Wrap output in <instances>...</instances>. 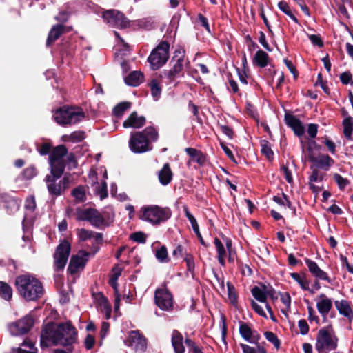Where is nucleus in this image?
<instances>
[{
  "label": "nucleus",
  "instance_id": "1",
  "mask_svg": "<svg viewBox=\"0 0 353 353\" xmlns=\"http://www.w3.org/2000/svg\"><path fill=\"white\" fill-rule=\"evenodd\" d=\"M77 330L70 323L59 325L56 328L47 325L41 334V345L47 347L49 343L54 345H71L77 341Z\"/></svg>",
  "mask_w": 353,
  "mask_h": 353
},
{
  "label": "nucleus",
  "instance_id": "2",
  "mask_svg": "<svg viewBox=\"0 0 353 353\" xmlns=\"http://www.w3.org/2000/svg\"><path fill=\"white\" fill-rule=\"evenodd\" d=\"M18 293L27 301H34L40 299L44 294L41 281L30 274L18 276L15 280Z\"/></svg>",
  "mask_w": 353,
  "mask_h": 353
},
{
  "label": "nucleus",
  "instance_id": "3",
  "mask_svg": "<svg viewBox=\"0 0 353 353\" xmlns=\"http://www.w3.org/2000/svg\"><path fill=\"white\" fill-rule=\"evenodd\" d=\"M157 130L152 126L145 128L143 130L132 133L129 140V147L134 153H143L152 150L151 142L158 139Z\"/></svg>",
  "mask_w": 353,
  "mask_h": 353
},
{
  "label": "nucleus",
  "instance_id": "4",
  "mask_svg": "<svg viewBox=\"0 0 353 353\" xmlns=\"http://www.w3.org/2000/svg\"><path fill=\"white\" fill-rule=\"evenodd\" d=\"M77 219L88 221L92 226L101 228L109 226L113 222L114 213L107 210L100 212L93 208L77 209Z\"/></svg>",
  "mask_w": 353,
  "mask_h": 353
},
{
  "label": "nucleus",
  "instance_id": "5",
  "mask_svg": "<svg viewBox=\"0 0 353 353\" xmlns=\"http://www.w3.org/2000/svg\"><path fill=\"white\" fill-rule=\"evenodd\" d=\"M171 216L172 211L168 207L157 205H144L140 209L139 214L140 219L154 225L166 221Z\"/></svg>",
  "mask_w": 353,
  "mask_h": 353
},
{
  "label": "nucleus",
  "instance_id": "6",
  "mask_svg": "<svg viewBox=\"0 0 353 353\" xmlns=\"http://www.w3.org/2000/svg\"><path fill=\"white\" fill-rule=\"evenodd\" d=\"M339 339L332 326L320 329L316 338L315 349L318 353H329L338 346Z\"/></svg>",
  "mask_w": 353,
  "mask_h": 353
},
{
  "label": "nucleus",
  "instance_id": "7",
  "mask_svg": "<svg viewBox=\"0 0 353 353\" xmlns=\"http://www.w3.org/2000/svg\"><path fill=\"white\" fill-rule=\"evenodd\" d=\"M53 117L60 125H71L81 121L85 117V113L79 107L63 106L54 111Z\"/></svg>",
  "mask_w": 353,
  "mask_h": 353
},
{
  "label": "nucleus",
  "instance_id": "8",
  "mask_svg": "<svg viewBox=\"0 0 353 353\" xmlns=\"http://www.w3.org/2000/svg\"><path fill=\"white\" fill-rule=\"evenodd\" d=\"M103 21L112 28L124 30L131 27V21L121 11L115 9L104 10Z\"/></svg>",
  "mask_w": 353,
  "mask_h": 353
},
{
  "label": "nucleus",
  "instance_id": "9",
  "mask_svg": "<svg viewBox=\"0 0 353 353\" xmlns=\"http://www.w3.org/2000/svg\"><path fill=\"white\" fill-rule=\"evenodd\" d=\"M61 176H58L57 173L51 171L50 174L46 176L45 181L50 194L56 196H59L69 187V178L64 176L62 179H60Z\"/></svg>",
  "mask_w": 353,
  "mask_h": 353
},
{
  "label": "nucleus",
  "instance_id": "10",
  "mask_svg": "<svg viewBox=\"0 0 353 353\" xmlns=\"http://www.w3.org/2000/svg\"><path fill=\"white\" fill-rule=\"evenodd\" d=\"M223 241L225 244L226 249L225 248L223 242L219 239L216 237L214 239L215 249L217 252V259L219 263L221 265H225V264L227 254L228 255V261L230 262H233L235 259V252L232 250V241L229 238L223 236Z\"/></svg>",
  "mask_w": 353,
  "mask_h": 353
},
{
  "label": "nucleus",
  "instance_id": "11",
  "mask_svg": "<svg viewBox=\"0 0 353 353\" xmlns=\"http://www.w3.org/2000/svg\"><path fill=\"white\" fill-rule=\"evenodd\" d=\"M68 150L63 145L55 147L50 154V164L51 171L57 173V175H62L64 171L63 157L67 154Z\"/></svg>",
  "mask_w": 353,
  "mask_h": 353
},
{
  "label": "nucleus",
  "instance_id": "12",
  "mask_svg": "<svg viewBox=\"0 0 353 353\" xmlns=\"http://www.w3.org/2000/svg\"><path fill=\"white\" fill-rule=\"evenodd\" d=\"M71 250L70 243L63 240L57 246L54 254V266L56 271L62 270L68 261Z\"/></svg>",
  "mask_w": 353,
  "mask_h": 353
},
{
  "label": "nucleus",
  "instance_id": "13",
  "mask_svg": "<svg viewBox=\"0 0 353 353\" xmlns=\"http://www.w3.org/2000/svg\"><path fill=\"white\" fill-rule=\"evenodd\" d=\"M170 46H157L148 57V61L153 70H157L163 66L169 57Z\"/></svg>",
  "mask_w": 353,
  "mask_h": 353
},
{
  "label": "nucleus",
  "instance_id": "14",
  "mask_svg": "<svg viewBox=\"0 0 353 353\" xmlns=\"http://www.w3.org/2000/svg\"><path fill=\"white\" fill-rule=\"evenodd\" d=\"M125 343L137 353H143L147 349V340L138 330L130 331Z\"/></svg>",
  "mask_w": 353,
  "mask_h": 353
},
{
  "label": "nucleus",
  "instance_id": "15",
  "mask_svg": "<svg viewBox=\"0 0 353 353\" xmlns=\"http://www.w3.org/2000/svg\"><path fill=\"white\" fill-rule=\"evenodd\" d=\"M154 301L156 305L162 310L168 311L172 309L173 297L165 288H159L155 291Z\"/></svg>",
  "mask_w": 353,
  "mask_h": 353
},
{
  "label": "nucleus",
  "instance_id": "16",
  "mask_svg": "<svg viewBox=\"0 0 353 353\" xmlns=\"http://www.w3.org/2000/svg\"><path fill=\"white\" fill-rule=\"evenodd\" d=\"M33 325V319L30 316L24 318L8 325V330L13 336L22 335L27 333Z\"/></svg>",
  "mask_w": 353,
  "mask_h": 353
},
{
  "label": "nucleus",
  "instance_id": "17",
  "mask_svg": "<svg viewBox=\"0 0 353 353\" xmlns=\"http://www.w3.org/2000/svg\"><path fill=\"white\" fill-rule=\"evenodd\" d=\"M90 256V253L86 252H79L77 254L71 257L68 271L71 274L76 273L79 269H82Z\"/></svg>",
  "mask_w": 353,
  "mask_h": 353
},
{
  "label": "nucleus",
  "instance_id": "18",
  "mask_svg": "<svg viewBox=\"0 0 353 353\" xmlns=\"http://www.w3.org/2000/svg\"><path fill=\"white\" fill-rule=\"evenodd\" d=\"M239 332L241 336L248 342L250 343H256L260 336L256 331L252 330L251 327L246 323H241L239 327Z\"/></svg>",
  "mask_w": 353,
  "mask_h": 353
},
{
  "label": "nucleus",
  "instance_id": "19",
  "mask_svg": "<svg viewBox=\"0 0 353 353\" xmlns=\"http://www.w3.org/2000/svg\"><path fill=\"white\" fill-rule=\"evenodd\" d=\"M285 121L286 124L290 127L294 131V134L298 137H301L305 132V128L301 121L291 114H285Z\"/></svg>",
  "mask_w": 353,
  "mask_h": 353
},
{
  "label": "nucleus",
  "instance_id": "20",
  "mask_svg": "<svg viewBox=\"0 0 353 353\" xmlns=\"http://www.w3.org/2000/svg\"><path fill=\"white\" fill-rule=\"evenodd\" d=\"M309 159L316 166L323 168L325 170H328L334 163V160L329 155L325 154H320L316 157L313 155H310Z\"/></svg>",
  "mask_w": 353,
  "mask_h": 353
},
{
  "label": "nucleus",
  "instance_id": "21",
  "mask_svg": "<svg viewBox=\"0 0 353 353\" xmlns=\"http://www.w3.org/2000/svg\"><path fill=\"white\" fill-rule=\"evenodd\" d=\"M145 123V118L143 116H138L136 112H132L123 123L124 128H140Z\"/></svg>",
  "mask_w": 353,
  "mask_h": 353
},
{
  "label": "nucleus",
  "instance_id": "22",
  "mask_svg": "<svg viewBox=\"0 0 353 353\" xmlns=\"http://www.w3.org/2000/svg\"><path fill=\"white\" fill-rule=\"evenodd\" d=\"M305 263L308 267L309 271L313 274V276L318 279L327 281L328 283H331L327 274L322 270L316 262L310 259H305Z\"/></svg>",
  "mask_w": 353,
  "mask_h": 353
},
{
  "label": "nucleus",
  "instance_id": "23",
  "mask_svg": "<svg viewBox=\"0 0 353 353\" xmlns=\"http://www.w3.org/2000/svg\"><path fill=\"white\" fill-rule=\"evenodd\" d=\"M316 307L319 312L323 316H325L332 307V302L325 294H321L319 296Z\"/></svg>",
  "mask_w": 353,
  "mask_h": 353
},
{
  "label": "nucleus",
  "instance_id": "24",
  "mask_svg": "<svg viewBox=\"0 0 353 353\" xmlns=\"http://www.w3.org/2000/svg\"><path fill=\"white\" fill-rule=\"evenodd\" d=\"M68 31L67 27L63 24L54 26L49 32L46 44H51L57 41L63 33Z\"/></svg>",
  "mask_w": 353,
  "mask_h": 353
},
{
  "label": "nucleus",
  "instance_id": "25",
  "mask_svg": "<svg viewBox=\"0 0 353 353\" xmlns=\"http://www.w3.org/2000/svg\"><path fill=\"white\" fill-rule=\"evenodd\" d=\"M334 305L340 314L349 320L353 319V312L348 301L346 300L336 301Z\"/></svg>",
  "mask_w": 353,
  "mask_h": 353
},
{
  "label": "nucleus",
  "instance_id": "26",
  "mask_svg": "<svg viewBox=\"0 0 353 353\" xmlns=\"http://www.w3.org/2000/svg\"><path fill=\"white\" fill-rule=\"evenodd\" d=\"M90 178L94 181V179L96 178V173L94 172H90ZM92 185L95 193L97 195H99L101 199H103L108 196V188L105 181H102L101 183H95L93 181Z\"/></svg>",
  "mask_w": 353,
  "mask_h": 353
},
{
  "label": "nucleus",
  "instance_id": "27",
  "mask_svg": "<svg viewBox=\"0 0 353 353\" xmlns=\"http://www.w3.org/2000/svg\"><path fill=\"white\" fill-rule=\"evenodd\" d=\"M183 336L180 332L174 330L172 335V344L175 353H184L185 347L183 344Z\"/></svg>",
  "mask_w": 353,
  "mask_h": 353
},
{
  "label": "nucleus",
  "instance_id": "28",
  "mask_svg": "<svg viewBox=\"0 0 353 353\" xmlns=\"http://www.w3.org/2000/svg\"><path fill=\"white\" fill-rule=\"evenodd\" d=\"M270 60L268 54L265 52L259 50L253 57V63L261 68H265L269 64Z\"/></svg>",
  "mask_w": 353,
  "mask_h": 353
},
{
  "label": "nucleus",
  "instance_id": "29",
  "mask_svg": "<svg viewBox=\"0 0 353 353\" xmlns=\"http://www.w3.org/2000/svg\"><path fill=\"white\" fill-rule=\"evenodd\" d=\"M172 179V172L168 163H165L159 172V179L160 183L166 185Z\"/></svg>",
  "mask_w": 353,
  "mask_h": 353
},
{
  "label": "nucleus",
  "instance_id": "30",
  "mask_svg": "<svg viewBox=\"0 0 353 353\" xmlns=\"http://www.w3.org/2000/svg\"><path fill=\"white\" fill-rule=\"evenodd\" d=\"M184 212L186 217L188 219L189 221L191 223L192 228L196 234L197 237L199 238L201 243L203 245H205V243L203 239V237L200 233L199 225L197 223V221L196 219L194 217V216L189 212L188 208L187 207H184Z\"/></svg>",
  "mask_w": 353,
  "mask_h": 353
},
{
  "label": "nucleus",
  "instance_id": "31",
  "mask_svg": "<svg viewBox=\"0 0 353 353\" xmlns=\"http://www.w3.org/2000/svg\"><path fill=\"white\" fill-rule=\"evenodd\" d=\"M185 152L190 157L192 161L196 162L200 165H204L205 158L201 151L192 148H187Z\"/></svg>",
  "mask_w": 353,
  "mask_h": 353
},
{
  "label": "nucleus",
  "instance_id": "32",
  "mask_svg": "<svg viewBox=\"0 0 353 353\" xmlns=\"http://www.w3.org/2000/svg\"><path fill=\"white\" fill-rule=\"evenodd\" d=\"M143 79V75L141 72L134 71L129 74L125 78V83L131 86H137L139 85Z\"/></svg>",
  "mask_w": 353,
  "mask_h": 353
},
{
  "label": "nucleus",
  "instance_id": "33",
  "mask_svg": "<svg viewBox=\"0 0 353 353\" xmlns=\"http://www.w3.org/2000/svg\"><path fill=\"white\" fill-rule=\"evenodd\" d=\"M149 86L150 88L151 94L153 98L155 100L159 99V98L161 96V90H162V86L161 81L158 79H152L150 83Z\"/></svg>",
  "mask_w": 353,
  "mask_h": 353
},
{
  "label": "nucleus",
  "instance_id": "34",
  "mask_svg": "<svg viewBox=\"0 0 353 353\" xmlns=\"http://www.w3.org/2000/svg\"><path fill=\"white\" fill-rule=\"evenodd\" d=\"M343 134L347 139H351L353 131V118L351 117H345L343 121Z\"/></svg>",
  "mask_w": 353,
  "mask_h": 353
},
{
  "label": "nucleus",
  "instance_id": "35",
  "mask_svg": "<svg viewBox=\"0 0 353 353\" xmlns=\"http://www.w3.org/2000/svg\"><path fill=\"white\" fill-rule=\"evenodd\" d=\"M252 296L259 302L265 303L268 295H270V291H265L259 287H254L252 290Z\"/></svg>",
  "mask_w": 353,
  "mask_h": 353
},
{
  "label": "nucleus",
  "instance_id": "36",
  "mask_svg": "<svg viewBox=\"0 0 353 353\" xmlns=\"http://www.w3.org/2000/svg\"><path fill=\"white\" fill-rule=\"evenodd\" d=\"M85 138L83 131H75L68 135L63 136L62 139L65 142L77 143L83 141Z\"/></svg>",
  "mask_w": 353,
  "mask_h": 353
},
{
  "label": "nucleus",
  "instance_id": "37",
  "mask_svg": "<svg viewBox=\"0 0 353 353\" xmlns=\"http://www.w3.org/2000/svg\"><path fill=\"white\" fill-rule=\"evenodd\" d=\"M278 7L284 14L288 16L292 21H294L296 23H299L298 19L293 14L289 4L286 1H280L278 3Z\"/></svg>",
  "mask_w": 353,
  "mask_h": 353
},
{
  "label": "nucleus",
  "instance_id": "38",
  "mask_svg": "<svg viewBox=\"0 0 353 353\" xmlns=\"http://www.w3.org/2000/svg\"><path fill=\"white\" fill-rule=\"evenodd\" d=\"M131 27H133L134 28H137L139 29L150 30L153 26L152 23L150 20L147 19H142L131 21Z\"/></svg>",
  "mask_w": 353,
  "mask_h": 353
},
{
  "label": "nucleus",
  "instance_id": "39",
  "mask_svg": "<svg viewBox=\"0 0 353 353\" xmlns=\"http://www.w3.org/2000/svg\"><path fill=\"white\" fill-rule=\"evenodd\" d=\"M99 305L101 312L105 314L106 319H109L111 315V306L108 299L102 294L100 295Z\"/></svg>",
  "mask_w": 353,
  "mask_h": 353
},
{
  "label": "nucleus",
  "instance_id": "40",
  "mask_svg": "<svg viewBox=\"0 0 353 353\" xmlns=\"http://www.w3.org/2000/svg\"><path fill=\"white\" fill-rule=\"evenodd\" d=\"M0 296L6 301H9L12 296V290L7 283H0Z\"/></svg>",
  "mask_w": 353,
  "mask_h": 353
},
{
  "label": "nucleus",
  "instance_id": "41",
  "mask_svg": "<svg viewBox=\"0 0 353 353\" xmlns=\"http://www.w3.org/2000/svg\"><path fill=\"white\" fill-rule=\"evenodd\" d=\"M290 276L295 281H296L299 284V285L303 290H309V282L307 281L304 275H301L298 273L294 272L291 273Z\"/></svg>",
  "mask_w": 353,
  "mask_h": 353
},
{
  "label": "nucleus",
  "instance_id": "42",
  "mask_svg": "<svg viewBox=\"0 0 353 353\" xmlns=\"http://www.w3.org/2000/svg\"><path fill=\"white\" fill-rule=\"evenodd\" d=\"M281 301L285 306L284 309H282L281 311L283 314L285 316H288V314L290 312V305H291V297L288 293H283L281 294Z\"/></svg>",
  "mask_w": 353,
  "mask_h": 353
},
{
  "label": "nucleus",
  "instance_id": "43",
  "mask_svg": "<svg viewBox=\"0 0 353 353\" xmlns=\"http://www.w3.org/2000/svg\"><path fill=\"white\" fill-rule=\"evenodd\" d=\"M131 103L129 102H122L117 105L113 109L114 114L119 118L123 113L130 108Z\"/></svg>",
  "mask_w": 353,
  "mask_h": 353
},
{
  "label": "nucleus",
  "instance_id": "44",
  "mask_svg": "<svg viewBox=\"0 0 353 353\" xmlns=\"http://www.w3.org/2000/svg\"><path fill=\"white\" fill-rule=\"evenodd\" d=\"M155 256L161 263H167L169 261L168 250L165 246L162 245L155 252Z\"/></svg>",
  "mask_w": 353,
  "mask_h": 353
},
{
  "label": "nucleus",
  "instance_id": "45",
  "mask_svg": "<svg viewBox=\"0 0 353 353\" xmlns=\"http://www.w3.org/2000/svg\"><path fill=\"white\" fill-rule=\"evenodd\" d=\"M183 68V63L175 62L172 68L168 72V77L170 79L179 76Z\"/></svg>",
  "mask_w": 353,
  "mask_h": 353
},
{
  "label": "nucleus",
  "instance_id": "46",
  "mask_svg": "<svg viewBox=\"0 0 353 353\" xmlns=\"http://www.w3.org/2000/svg\"><path fill=\"white\" fill-rule=\"evenodd\" d=\"M264 335L265 336V339L269 341L271 343H272V345L274 346V347L276 349V350H279L280 348V345H281V343H280V341L279 339H278V337L276 336V334H274L273 332H265L264 333Z\"/></svg>",
  "mask_w": 353,
  "mask_h": 353
},
{
  "label": "nucleus",
  "instance_id": "47",
  "mask_svg": "<svg viewBox=\"0 0 353 353\" xmlns=\"http://www.w3.org/2000/svg\"><path fill=\"white\" fill-rule=\"evenodd\" d=\"M333 179L337 183V185L340 190H343L350 183L348 179L343 178L341 175L337 173L333 174Z\"/></svg>",
  "mask_w": 353,
  "mask_h": 353
},
{
  "label": "nucleus",
  "instance_id": "48",
  "mask_svg": "<svg viewBox=\"0 0 353 353\" xmlns=\"http://www.w3.org/2000/svg\"><path fill=\"white\" fill-rule=\"evenodd\" d=\"M184 57H185L184 49L181 46H178L177 48L174 50V56L172 57V61L183 63Z\"/></svg>",
  "mask_w": 353,
  "mask_h": 353
},
{
  "label": "nucleus",
  "instance_id": "49",
  "mask_svg": "<svg viewBox=\"0 0 353 353\" xmlns=\"http://www.w3.org/2000/svg\"><path fill=\"white\" fill-rule=\"evenodd\" d=\"M261 152L265 155V157L270 159L273 157V152L270 148V143L267 141H262L261 142Z\"/></svg>",
  "mask_w": 353,
  "mask_h": 353
},
{
  "label": "nucleus",
  "instance_id": "50",
  "mask_svg": "<svg viewBox=\"0 0 353 353\" xmlns=\"http://www.w3.org/2000/svg\"><path fill=\"white\" fill-rule=\"evenodd\" d=\"M312 172L310 176V183H321L323 179V174L316 168L312 167Z\"/></svg>",
  "mask_w": 353,
  "mask_h": 353
},
{
  "label": "nucleus",
  "instance_id": "51",
  "mask_svg": "<svg viewBox=\"0 0 353 353\" xmlns=\"http://www.w3.org/2000/svg\"><path fill=\"white\" fill-rule=\"evenodd\" d=\"M72 194L77 201H83L85 199V190L82 187L76 188Z\"/></svg>",
  "mask_w": 353,
  "mask_h": 353
},
{
  "label": "nucleus",
  "instance_id": "52",
  "mask_svg": "<svg viewBox=\"0 0 353 353\" xmlns=\"http://www.w3.org/2000/svg\"><path fill=\"white\" fill-rule=\"evenodd\" d=\"M93 234L94 232L83 228L78 230L77 231V235L81 241H86L92 238Z\"/></svg>",
  "mask_w": 353,
  "mask_h": 353
},
{
  "label": "nucleus",
  "instance_id": "53",
  "mask_svg": "<svg viewBox=\"0 0 353 353\" xmlns=\"http://www.w3.org/2000/svg\"><path fill=\"white\" fill-rule=\"evenodd\" d=\"M130 239L138 242V243H145L146 241V235L143 232H136L132 233L130 235Z\"/></svg>",
  "mask_w": 353,
  "mask_h": 353
},
{
  "label": "nucleus",
  "instance_id": "54",
  "mask_svg": "<svg viewBox=\"0 0 353 353\" xmlns=\"http://www.w3.org/2000/svg\"><path fill=\"white\" fill-rule=\"evenodd\" d=\"M298 326L300 330V333L302 335H305L309 332V326L305 320L301 319L298 322Z\"/></svg>",
  "mask_w": 353,
  "mask_h": 353
},
{
  "label": "nucleus",
  "instance_id": "55",
  "mask_svg": "<svg viewBox=\"0 0 353 353\" xmlns=\"http://www.w3.org/2000/svg\"><path fill=\"white\" fill-rule=\"evenodd\" d=\"M323 143L332 154H334L336 153V145L332 141L329 139L327 137H325Z\"/></svg>",
  "mask_w": 353,
  "mask_h": 353
},
{
  "label": "nucleus",
  "instance_id": "56",
  "mask_svg": "<svg viewBox=\"0 0 353 353\" xmlns=\"http://www.w3.org/2000/svg\"><path fill=\"white\" fill-rule=\"evenodd\" d=\"M281 171L283 173L286 181L289 183H292L293 182V177L292 172L289 170L287 166L283 165L281 168Z\"/></svg>",
  "mask_w": 353,
  "mask_h": 353
},
{
  "label": "nucleus",
  "instance_id": "57",
  "mask_svg": "<svg viewBox=\"0 0 353 353\" xmlns=\"http://www.w3.org/2000/svg\"><path fill=\"white\" fill-rule=\"evenodd\" d=\"M352 74L350 72H344L340 75L341 81L345 85L352 83Z\"/></svg>",
  "mask_w": 353,
  "mask_h": 353
},
{
  "label": "nucleus",
  "instance_id": "58",
  "mask_svg": "<svg viewBox=\"0 0 353 353\" xmlns=\"http://www.w3.org/2000/svg\"><path fill=\"white\" fill-rule=\"evenodd\" d=\"M185 343L191 348L193 353H203L202 350L192 340L186 339Z\"/></svg>",
  "mask_w": 353,
  "mask_h": 353
},
{
  "label": "nucleus",
  "instance_id": "59",
  "mask_svg": "<svg viewBox=\"0 0 353 353\" xmlns=\"http://www.w3.org/2000/svg\"><path fill=\"white\" fill-rule=\"evenodd\" d=\"M284 63H285V65L287 66V68L290 71V72L293 74L294 77L295 79L297 78L298 72H297L296 68L293 65L292 62L290 60L284 59Z\"/></svg>",
  "mask_w": 353,
  "mask_h": 353
},
{
  "label": "nucleus",
  "instance_id": "60",
  "mask_svg": "<svg viewBox=\"0 0 353 353\" xmlns=\"http://www.w3.org/2000/svg\"><path fill=\"white\" fill-rule=\"evenodd\" d=\"M318 132V125L316 124L311 123L308 125L307 133L311 138H315Z\"/></svg>",
  "mask_w": 353,
  "mask_h": 353
},
{
  "label": "nucleus",
  "instance_id": "61",
  "mask_svg": "<svg viewBox=\"0 0 353 353\" xmlns=\"http://www.w3.org/2000/svg\"><path fill=\"white\" fill-rule=\"evenodd\" d=\"M25 206L27 209L33 210L36 208L35 199L33 196L27 198Z\"/></svg>",
  "mask_w": 353,
  "mask_h": 353
},
{
  "label": "nucleus",
  "instance_id": "62",
  "mask_svg": "<svg viewBox=\"0 0 353 353\" xmlns=\"http://www.w3.org/2000/svg\"><path fill=\"white\" fill-rule=\"evenodd\" d=\"M198 21L203 27H204L208 31H210L208 20L205 16L199 13L198 14Z\"/></svg>",
  "mask_w": 353,
  "mask_h": 353
},
{
  "label": "nucleus",
  "instance_id": "63",
  "mask_svg": "<svg viewBox=\"0 0 353 353\" xmlns=\"http://www.w3.org/2000/svg\"><path fill=\"white\" fill-rule=\"evenodd\" d=\"M252 307L253 308V310L260 316H263V317H267L266 316V314L264 312V310H263L262 307L260 306L259 304H257L256 302H254V301H252Z\"/></svg>",
  "mask_w": 353,
  "mask_h": 353
},
{
  "label": "nucleus",
  "instance_id": "64",
  "mask_svg": "<svg viewBox=\"0 0 353 353\" xmlns=\"http://www.w3.org/2000/svg\"><path fill=\"white\" fill-rule=\"evenodd\" d=\"M94 342H95L94 338L92 335L88 334L85 339V347L88 350H90L93 347Z\"/></svg>",
  "mask_w": 353,
  "mask_h": 353
}]
</instances>
